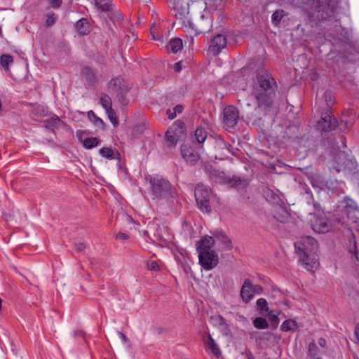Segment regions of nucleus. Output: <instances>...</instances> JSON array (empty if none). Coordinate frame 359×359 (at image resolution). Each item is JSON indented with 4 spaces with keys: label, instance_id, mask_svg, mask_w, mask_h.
I'll list each match as a JSON object with an SVG mask.
<instances>
[{
    "label": "nucleus",
    "instance_id": "nucleus-1",
    "mask_svg": "<svg viewBox=\"0 0 359 359\" xmlns=\"http://www.w3.org/2000/svg\"><path fill=\"white\" fill-rule=\"evenodd\" d=\"M300 8L309 22L334 19L337 6L332 0H302Z\"/></svg>",
    "mask_w": 359,
    "mask_h": 359
},
{
    "label": "nucleus",
    "instance_id": "nucleus-2",
    "mask_svg": "<svg viewBox=\"0 0 359 359\" xmlns=\"http://www.w3.org/2000/svg\"><path fill=\"white\" fill-rule=\"evenodd\" d=\"M275 88L276 81L269 74L262 72L257 74L252 93L258 102L259 107H269L272 104Z\"/></svg>",
    "mask_w": 359,
    "mask_h": 359
},
{
    "label": "nucleus",
    "instance_id": "nucleus-3",
    "mask_svg": "<svg viewBox=\"0 0 359 359\" xmlns=\"http://www.w3.org/2000/svg\"><path fill=\"white\" fill-rule=\"evenodd\" d=\"M144 180L149 183L147 193L152 200H168L175 197V189L163 175H147Z\"/></svg>",
    "mask_w": 359,
    "mask_h": 359
},
{
    "label": "nucleus",
    "instance_id": "nucleus-4",
    "mask_svg": "<svg viewBox=\"0 0 359 359\" xmlns=\"http://www.w3.org/2000/svg\"><path fill=\"white\" fill-rule=\"evenodd\" d=\"M194 195L200 210L203 212H210V190L203 184H198L195 188Z\"/></svg>",
    "mask_w": 359,
    "mask_h": 359
},
{
    "label": "nucleus",
    "instance_id": "nucleus-5",
    "mask_svg": "<svg viewBox=\"0 0 359 359\" xmlns=\"http://www.w3.org/2000/svg\"><path fill=\"white\" fill-rule=\"evenodd\" d=\"M185 125L182 121L177 120L170 126L165 133V139L167 146L175 147L184 131Z\"/></svg>",
    "mask_w": 359,
    "mask_h": 359
},
{
    "label": "nucleus",
    "instance_id": "nucleus-6",
    "mask_svg": "<svg viewBox=\"0 0 359 359\" xmlns=\"http://www.w3.org/2000/svg\"><path fill=\"white\" fill-rule=\"evenodd\" d=\"M355 168V162L346 158L343 152H339L334 157L333 164L330 167L331 170H335L337 172L346 170H351Z\"/></svg>",
    "mask_w": 359,
    "mask_h": 359
},
{
    "label": "nucleus",
    "instance_id": "nucleus-7",
    "mask_svg": "<svg viewBox=\"0 0 359 359\" xmlns=\"http://www.w3.org/2000/svg\"><path fill=\"white\" fill-rule=\"evenodd\" d=\"M338 126L337 120L332 115L328 109L326 112L323 113L320 120L318 122L317 126L322 132H330L334 130Z\"/></svg>",
    "mask_w": 359,
    "mask_h": 359
},
{
    "label": "nucleus",
    "instance_id": "nucleus-8",
    "mask_svg": "<svg viewBox=\"0 0 359 359\" xmlns=\"http://www.w3.org/2000/svg\"><path fill=\"white\" fill-rule=\"evenodd\" d=\"M239 118L238 109L232 105L226 107L223 110L222 123L226 128H233Z\"/></svg>",
    "mask_w": 359,
    "mask_h": 359
},
{
    "label": "nucleus",
    "instance_id": "nucleus-9",
    "mask_svg": "<svg viewBox=\"0 0 359 359\" xmlns=\"http://www.w3.org/2000/svg\"><path fill=\"white\" fill-rule=\"evenodd\" d=\"M198 253L199 264L205 270H212L217 265L218 255L215 251L200 252Z\"/></svg>",
    "mask_w": 359,
    "mask_h": 359
},
{
    "label": "nucleus",
    "instance_id": "nucleus-10",
    "mask_svg": "<svg viewBox=\"0 0 359 359\" xmlns=\"http://www.w3.org/2000/svg\"><path fill=\"white\" fill-rule=\"evenodd\" d=\"M297 252H316L318 250V242L311 236L303 237L299 243L294 244Z\"/></svg>",
    "mask_w": 359,
    "mask_h": 359
},
{
    "label": "nucleus",
    "instance_id": "nucleus-11",
    "mask_svg": "<svg viewBox=\"0 0 359 359\" xmlns=\"http://www.w3.org/2000/svg\"><path fill=\"white\" fill-rule=\"evenodd\" d=\"M344 201L346 203L344 209V213L348 220L357 224L358 219H359V207L354 201L349 198H346Z\"/></svg>",
    "mask_w": 359,
    "mask_h": 359
},
{
    "label": "nucleus",
    "instance_id": "nucleus-12",
    "mask_svg": "<svg viewBox=\"0 0 359 359\" xmlns=\"http://www.w3.org/2000/svg\"><path fill=\"white\" fill-rule=\"evenodd\" d=\"M227 43L226 38L223 34H217L210 41L208 50L214 56L218 55Z\"/></svg>",
    "mask_w": 359,
    "mask_h": 359
},
{
    "label": "nucleus",
    "instance_id": "nucleus-13",
    "mask_svg": "<svg viewBox=\"0 0 359 359\" xmlns=\"http://www.w3.org/2000/svg\"><path fill=\"white\" fill-rule=\"evenodd\" d=\"M300 256V260L309 271H313L317 266L316 252H297Z\"/></svg>",
    "mask_w": 359,
    "mask_h": 359
},
{
    "label": "nucleus",
    "instance_id": "nucleus-14",
    "mask_svg": "<svg viewBox=\"0 0 359 359\" xmlns=\"http://www.w3.org/2000/svg\"><path fill=\"white\" fill-rule=\"evenodd\" d=\"M240 296L245 304L249 303L254 298L252 283L250 279H245L243 281L240 292Z\"/></svg>",
    "mask_w": 359,
    "mask_h": 359
},
{
    "label": "nucleus",
    "instance_id": "nucleus-15",
    "mask_svg": "<svg viewBox=\"0 0 359 359\" xmlns=\"http://www.w3.org/2000/svg\"><path fill=\"white\" fill-rule=\"evenodd\" d=\"M311 227L315 232L318 233H325L332 229L330 223L323 217L316 218L314 221H312Z\"/></svg>",
    "mask_w": 359,
    "mask_h": 359
},
{
    "label": "nucleus",
    "instance_id": "nucleus-16",
    "mask_svg": "<svg viewBox=\"0 0 359 359\" xmlns=\"http://www.w3.org/2000/svg\"><path fill=\"white\" fill-rule=\"evenodd\" d=\"M181 154L182 158L189 163L194 165L199 159V156L193 148L187 144L181 146Z\"/></svg>",
    "mask_w": 359,
    "mask_h": 359
},
{
    "label": "nucleus",
    "instance_id": "nucleus-17",
    "mask_svg": "<svg viewBox=\"0 0 359 359\" xmlns=\"http://www.w3.org/2000/svg\"><path fill=\"white\" fill-rule=\"evenodd\" d=\"M215 243V241L213 237L205 236L196 243V250L198 252L215 251L212 249Z\"/></svg>",
    "mask_w": 359,
    "mask_h": 359
},
{
    "label": "nucleus",
    "instance_id": "nucleus-18",
    "mask_svg": "<svg viewBox=\"0 0 359 359\" xmlns=\"http://www.w3.org/2000/svg\"><path fill=\"white\" fill-rule=\"evenodd\" d=\"M215 241L218 243L219 248L222 250H229L232 248L231 241L223 232H218L215 235Z\"/></svg>",
    "mask_w": 359,
    "mask_h": 359
},
{
    "label": "nucleus",
    "instance_id": "nucleus-19",
    "mask_svg": "<svg viewBox=\"0 0 359 359\" xmlns=\"http://www.w3.org/2000/svg\"><path fill=\"white\" fill-rule=\"evenodd\" d=\"M168 6L175 11V15L182 18L186 12V8L182 5V0H165Z\"/></svg>",
    "mask_w": 359,
    "mask_h": 359
},
{
    "label": "nucleus",
    "instance_id": "nucleus-20",
    "mask_svg": "<svg viewBox=\"0 0 359 359\" xmlns=\"http://www.w3.org/2000/svg\"><path fill=\"white\" fill-rule=\"evenodd\" d=\"M204 342L206 348L209 349L212 354L217 357L220 355L221 351L210 333H208L204 337Z\"/></svg>",
    "mask_w": 359,
    "mask_h": 359
},
{
    "label": "nucleus",
    "instance_id": "nucleus-21",
    "mask_svg": "<svg viewBox=\"0 0 359 359\" xmlns=\"http://www.w3.org/2000/svg\"><path fill=\"white\" fill-rule=\"evenodd\" d=\"M289 212L285 208L279 206L273 212V218L280 223H285L289 218Z\"/></svg>",
    "mask_w": 359,
    "mask_h": 359
},
{
    "label": "nucleus",
    "instance_id": "nucleus-22",
    "mask_svg": "<svg viewBox=\"0 0 359 359\" xmlns=\"http://www.w3.org/2000/svg\"><path fill=\"white\" fill-rule=\"evenodd\" d=\"M210 177L212 180L218 183L226 184L229 180V176L224 171L213 169L210 172Z\"/></svg>",
    "mask_w": 359,
    "mask_h": 359
},
{
    "label": "nucleus",
    "instance_id": "nucleus-23",
    "mask_svg": "<svg viewBox=\"0 0 359 359\" xmlns=\"http://www.w3.org/2000/svg\"><path fill=\"white\" fill-rule=\"evenodd\" d=\"M77 32L81 35H87L90 32V25L86 18H81L76 24Z\"/></svg>",
    "mask_w": 359,
    "mask_h": 359
},
{
    "label": "nucleus",
    "instance_id": "nucleus-24",
    "mask_svg": "<svg viewBox=\"0 0 359 359\" xmlns=\"http://www.w3.org/2000/svg\"><path fill=\"white\" fill-rule=\"evenodd\" d=\"M81 73L89 85L93 84L96 82V75L90 67H84L82 69Z\"/></svg>",
    "mask_w": 359,
    "mask_h": 359
},
{
    "label": "nucleus",
    "instance_id": "nucleus-25",
    "mask_svg": "<svg viewBox=\"0 0 359 359\" xmlns=\"http://www.w3.org/2000/svg\"><path fill=\"white\" fill-rule=\"evenodd\" d=\"M183 47L182 41L180 38H175L170 41L167 46L169 52L177 53Z\"/></svg>",
    "mask_w": 359,
    "mask_h": 359
},
{
    "label": "nucleus",
    "instance_id": "nucleus-26",
    "mask_svg": "<svg viewBox=\"0 0 359 359\" xmlns=\"http://www.w3.org/2000/svg\"><path fill=\"white\" fill-rule=\"evenodd\" d=\"M226 184H229L232 187H235L238 189L245 188L248 185L246 180H242L241 177L236 176H233L232 178L229 177V180Z\"/></svg>",
    "mask_w": 359,
    "mask_h": 359
},
{
    "label": "nucleus",
    "instance_id": "nucleus-27",
    "mask_svg": "<svg viewBox=\"0 0 359 359\" xmlns=\"http://www.w3.org/2000/svg\"><path fill=\"white\" fill-rule=\"evenodd\" d=\"M280 329L283 332L295 331L297 329V323L292 319H287L283 321Z\"/></svg>",
    "mask_w": 359,
    "mask_h": 359
},
{
    "label": "nucleus",
    "instance_id": "nucleus-28",
    "mask_svg": "<svg viewBox=\"0 0 359 359\" xmlns=\"http://www.w3.org/2000/svg\"><path fill=\"white\" fill-rule=\"evenodd\" d=\"M95 5L103 12H109L113 6L111 0H95Z\"/></svg>",
    "mask_w": 359,
    "mask_h": 359
},
{
    "label": "nucleus",
    "instance_id": "nucleus-29",
    "mask_svg": "<svg viewBox=\"0 0 359 359\" xmlns=\"http://www.w3.org/2000/svg\"><path fill=\"white\" fill-rule=\"evenodd\" d=\"M208 133L205 129L201 126L198 127L195 130L194 136L197 142L199 144L203 143L206 140Z\"/></svg>",
    "mask_w": 359,
    "mask_h": 359
},
{
    "label": "nucleus",
    "instance_id": "nucleus-30",
    "mask_svg": "<svg viewBox=\"0 0 359 359\" xmlns=\"http://www.w3.org/2000/svg\"><path fill=\"white\" fill-rule=\"evenodd\" d=\"M264 196L267 201L271 203H278L280 198L273 191L267 189L264 191Z\"/></svg>",
    "mask_w": 359,
    "mask_h": 359
},
{
    "label": "nucleus",
    "instance_id": "nucleus-31",
    "mask_svg": "<svg viewBox=\"0 0 359 359\" xmlns=\"http://www.w3.org/2000/svg\"><path fill=\"white\" fill-rule=\"evenodd\" d=\"M100 104L105 111H109L112 109V102L110 97L107 94H102L100 97Z\"/></svg>",
    "mask_w": 359,
    "mask_h": 359
},
{
    "label": "nucleus",
    "instance_id": "nucleus-32",
    "mask_svg": "<svg viewBox=\"0 0 359 359\" xmlns=\"http://www.w3.org/2000/svg\"><path fill=\"white\" fill-rule=\"evenodd\" d=\"M13 62V59L11 55L4 54L0 57V64L6 71L9 69V65Z\"/></svg>",
    "mask_w": 359,
    "mask_h": 359
},
{
    "label": "nucleus",
    "instance_id": "nucleus-33",
    "mask_svg": "<svg viewBox=\"0 0 359 359\" xmlns=\"http://www.w3.org/2000/svg\"><path fill=\"white\" fill-rule=\"evenodd\" d=\"M299 128L297 126H290L285 131V136L288 139H295L298 137Z\"/></svg>",
    "mask_w": 359,
    "mask_h": 359
},
{
    "label": "nucleus",
    "instance_id": "nucleus-34",
    "mask_svg": "<svg viewBox=\"0 0 359 359\" xmlns=\"http://www.w3.org/2000/svg\"><path fill=\"white\" fill-rule=\"evenodd\" d=\"M100 143V140L97 137H87L84 139L83 145L86 149H93L97 147Z\"/></svg>",
    "mask_w": 359,
    "mask_h": 359
},
{
    "label": "nucleus",
    "instance_id": "nucleus-35",
    "mask_svg": "<svg viewBox=\"0 0 359 359\" xmlns=\"http://www.w3.org/2000/svg\"><path fill=\"white\" fill-rule=\"evenodd\" d=\"M88 118L97 127H102L104 126L103 121L100 118L97 117L92 110L88 112Z\"/></svg>",
    "mask_w": 359,
    "mask_h": 359
},
{
    "label": "nucleus",
    "instance_id": "nucleus-36",
    "mask_svg": "<svg viewBox=\"0 0 359 359\" xmlns=\"http://www.w3.org/2000/svg\"><path fill=\"white\" fill-rule=\"evenodd\" d=\"M108 16L110 18L111 20H112L114 23L115 22H120L123 20V15L120 11L118 10H113L112 8L111 11H109Z\"/></svg>",
    "mask_w": 359,
    "mask_h": 359
},
{
    "label": "nucleus",
    "instance_id": "nucleus-37",
    "mask_svg": "<svg viewBox=\"0 0 359 359\" xmlns=\"http://www.w3.org/2000/svg\"><path fill=\"white\" fill-rule=\"evenodd\" d=\"M99 152L102 156L107 159L115 158L114 151L111 147H102L100 149Z\"/></svg>",
    "mask_w": 359,
    "mask_h": 359
},
{
    "label": "nucleus",
    "instance_id": "nucleus-38",
    "mask_svg": "<svg viewBox=\"0 0 359 359\" xmlns=\"http://www.w3.org/2000/svg\"><path fill=\"white\" fill-rule=\"evenodd\" d=\"M253 325L257 329H266L269 327L266 320L262 317L254 319Z\"/></svg>",
    "mask_w": 359,
    "mask_h": 359
},
{
    "label": "nucleus",
    "instance_id": "nucleus-39",
    "mask_svg": "<svg viewBox=\"0 0 359 359\" xmlns=\"http://www.w3.org/2000/svg\"><path fill=\"white\" fill-rule=\"evenodd\" d=\"M256 304L257 310H259L261 313H264L269 311L268 303L265 299L259 298V299L257 300Z\"/></svg>",
    "mask_w": 359,
    "mask_h": 359
},
{
    "label": "nucleus",
    "instance_id": "nucleus-40",
    "mask_svg": "<svg viewBox=\"0 0 359 359\" xmlns=\"http://www.w3.org/2000/svg\"><path fill=\"white\" fill-rule=\"evenodd\" d=\"M122 81V79L120 77L111 79L109 82V87L116 91L123 90L121 88Z\"/></svg>",
    "mask_w": 359,
    "mask_h": 359
},
{
    "label": "nucleus",
    "instance_id": "nucleus-41",
    "mask_svg": "<svg viewBox=\"0 0 359 359\" xmlns=\"http://www.w3.org/2000/svg\"><path fill=\"white\" fill-rule=\"evenodd\" d=\"M308 352H309V355L311 358H315V359H316V358H318L317 356L319 353V351H318L317 345L316 344L314 341L309 343V346H308Z\"/></svg>",
    "mask_w": 359,
    "mask_h": 359
},
{
    "label": "nucleus",
    "instance_id": "nucleus-42",
    "mask_svg": "<svg viewBox=\"0 0 359 359\" xmlns=\"http://www.w3.org/2000/svg\"><path fill=\"white\" fill-rule=\"evenodd\" d=\"M284 15L285 14L283 10H277L274 11L273 13L272 14L271 20L274 22V24L276 25L280 22Z\"/></svg>",
    "mask_w": 359,
    "mask_h": 359
},
{
    "label": "nucleus",
    "instance_id": "nucleus-43",
    "mask_svg": "<svg viewBox=\"0 0 359 359\" xmlns=\"http://www.w3.org/2000/svg\"><path fill=\"white\" fill-rule=\"evenodd\" d=\"M350 246L348 247V251L351 254H354L355 257L357 258V255L359 252L358 250L357 243L355 236H353L350 239Z\"/></svg>",
    "mask_w": 359,
    "mask_h": 359
},
{
    "label": "nucleus",
    "instance_id": "nucleus-44",
    "mask_svg": "<svg viewBox=\"0 0 359 359\" xmlns=\"http://www.w3.org/2000/svg\"><path fill=\"white\" fill-rule=\"evenodd\" d=\"M147 269L150 271H158L160 270V266L156 261H149L147 264Z\"/></svg>",
    "mask_w": 359,
    "mask_h": 359
},
{
    "label": "nucleus",
    "instance_id": "nucleus-45",
    "mask_svg": "<svg viewBox=\"0 0 359 359\" xmlns=\"http://www.w3.org/2000/svg\"><path fill=\"white\" fill-rule=\"evenodd\" d=\"M57 17L55 15V14L52 13L47 16V19L46 21V25L47 27L52 26L56 21Z\"/></svg>",
    "mask_w": 359,
    "mask_h": 359
},
{
    "label": "nucleus",
    "instance_id": "nucleus-46",
    "mask_svg": "<svg viewBox=\"0 0 359 359\" xmlns=\"http://www.w3.org/2000/svg\"><path fill=\"white\" fill-rule=\"evenodd\" d=\"M107 114H108V116H109V118L110 120V121L115 126L118 123V121H117V118H116V114L114 112V111L113 110V109L109 111H106Z\"/></svg>",
    "mask_w": 359,
    "mask_h": 359
},
{
    "label": "nucleus",
    "instance_id": "nucleus-47",
    "mask_svg": "<svg viewBox=\"0 0 359 359\" xmlns=\"http://www.w3.org/2000/svg\"><path fill=\"white\" fill-rule=\"evenodd\" d=\"M118 98L119 102L123 104L127 105L129 102V100L126 97L124 93H123V90H121V92L118 94Z\"/></svg>",
    "mask_w": 359,
    "mask_h": 359
},
{
    "label": "nucleus",
    "instance_id": "nucleus-48",
    "mask_svg": "<svg viewBox=\"0 0 359 359\" xmlns=\"http://www.w3.org/2000/svg\"><path fill=\"white\" fill-rule=\"evenodd\" d=\"M325 100L327 103V107L329 108L330 104L333 103V99L331 92L326 91L325 93Z\"/></svg>",
    "mask_w": 359,
    "mask_h": 359
},
{
    "label": "nucleus",
    "instance_id": "nucleus-49",
    "mask_svg": "<svg viewBox=\"0 0 359 359\" xmlns=\"http://www.w3.org/2000/svg\"><path fill=\"white\" fill-rule=\"evenodd\" d=\"M252 290H253L254 296L256 294H260L263 292V287L260 285H258V284L253 285L252 284Z\"/></svg>",
    "mask_w": 359,
    "mask_h": 359
},
{
    "label": "nucleus",
    "instance_id": "nucleus-50",
    "mask_svg": "<svg viewBox=\"0 0 359 359\" xmlns=\"http://www.w3.org/2000/svg\"><path fill=\"white\" fill-rule=\"evenodd\" d=\"M62 0H50V6L53 8H58L62 4Z\"/></svg>",
    "mask_w": 359,
    "mask_h": 359
},
{
    "label": "nucleus",
    "instance_id": "nucleus-51",
    "mask_svg": "<svg viewBox=\"0 0 359 359\" xmlns=\"http://www.w3.org/2000/svg\"><path fill=\"white\" fill-rule=\"evenodd\" d=\"M86 245L83 243H77L74 244V248L77 252H82L85 250Z\"/></svg>",
    "mask_w": 359,
    "mask_h": 359
},
{
    "label": "nucleus",
    "instance_id": "nucleus-52",
    "mask_svg": "<svg viewBox=\"0 0 359 359\" xmlns=\"http://www.w3.org/2000/svg\"><path fill=\"white\" fill-rule=\"evenodd\" d=\"M173 69L175 72H180L182 69V62H176L173 66Z\"/></svg>",
    "mask_w": 359,
    "mask_h": 359
},
{
    "label": "nucleus",
    "instance_id": "nucleus-53",
    "mask_svg": "<svg viewBox=\"0 0 359 359\" xmlns=\"http://www.w3.org/2000/svg\"><path fill=\"white\" fill-rule=\"evenodd\" d=\"M169 119L172 120L177 116V114L173 111V109H168L166 111Z\"/></svg>",
    "mask_w": 359,
    "mask_h": 359
},
{
    "label": "nucleus",
    "instance_id": "nucleus-54",
    "mask_svg": "<svg viewBox=\"0 0 359 359\" xmlns=\"http://www.w3.org/2000/svg\"><path fill=\"white\" fill-rule=\"evenodd\" d=\"M128 238V235L125 233H118L116 236V238L118 240H127Z\"/></svg>",
    "mask_w": 359,
    "mask_h": 359
},
{
    "label": "nucleus",
    "instance_id": "nucleus-55",
    "mask_svg": "<svg viewBox=\"0 0 359 359\" xmlns=\"http://www.w3.org/2000/svg\"><path fill=\"white\" fill-rule=\"evenodd\" d=\"M172 109L176 114H181L183 111L184 107L182 104H177Z\"/></svg>",
    "mask_w": 359,
    "mask_h": 359
},
{
    "label": "nucleus",
    "instance_id": "nucleus-56",
    "mask_svg": "<svg viewBox=\"0 0 359 359\" xmlns=\"http://www.w3.org/2000/svg\"><path fill=\"white\" fill-rule=\"evenodd\" d=\"M51 122L53 123V126L55 127H58V126L62 123L61 120L57 116L52 118Z\"/></svg>",
    "mask_w": 359,
    "mask_h": 359
},
{
    "label": "nucleus",
    "instance_id": "nucleus-57",
    "mask_svg": "<svg viewBox=\"0 0 359 359\" xmlns=\"http://www.w3.org/2000/svg\"><path fill=\"white\" fill-rule=\"evenodd\" d=\"M189 27H190V28H191L192 29H194V32H195V35H196V36L198 35L199 34H201V33H202V32H205V30H203V29H195V27H194V24H192V23H190V24H189Z\"/></svg>",
    "mask_w": 359,
    "mask_h": 359
},
{
    "label": "nucleus",
    "instance_id": "nucleus-58",
    "mask_svg": "<svg viewBox=\"0 0 359 359\" xmlns=\"http://www.w3.org/2000/svg\"><path fill=\"white\" fill-rule=\"evenodd\" d=\"M319 346L324 348L326 346V340L323 338H320L318 341Z\"/></svg>",
    "mask_w": 359,
    "mask_h": 359
},
{
    "label": "nucleus",
    "instance_id": "nucleus-59",
    "mask_svg": "<svg viewBox=\"0 0 359 359\" xmlns=\"http://www.w3.org/2000/svg\"><path fill=\"white\" fill-rule=\"evenodd\" d=\"M118 334L119 337L122 339V341L123 342H126V341H127L126 336L123 333L120 332Z\"/></svg>",
    "mask_w": 359,
    "mask_h": 359
},
{
    "label": "nucleus",
    "instance_id": "nucleus-60",
    "mask_svg": "<svg viewBox=\"0 0 359 359\" xmlns=\"http://www.w3.org/2000/svg\"><path fill=\"white\" fill-rule=\"evenodd\" d=\"M155 26H153L151 28V34L152 35V38L153 39L156 40V41H158L159 40V38L157 37V36H155L154 35V29Z\"/></svg>",
    "mask_w": 359,
    "mask_h": 359
},
{
    "label": "nucleus",
    "instance_id": "nucleus-61",
    "mask_svg": "<svg viewBox=\"0 0 359 359\" xmlns=\"http://www.w3.org/2000/svg\"><path fill=\"white\" fill-rule=\"evenodd\" d=\"M212 320H215L217 322L220 323V321L223 320V318L220 316H218L215 318L212 317Z\"/></svg>",
    "mask_w": 359,
    "mask_h": 359
},
{
    "label": "nucleus",
    "instance_id": "nucleus-62",
    "mask_svg": "<svg viewBox=\"0 0 359 359\" xmlns=\"http://www.w3.org/2000/svg\"><path fill=\"white\" fill-rule=\"evenodd\" d=\"M358 224L356 225V231L359 233V219H358Z\"/></svg>",
    "mask_w": 359,
    "mask_h": 359
},
{
    "label": "nucleus",
    "instance_id": "nucleus-63",
    "mask_svg": "<svg viewBox=\"0 0 359 359\" xmlns=\"http://www.w3.org/2000/svg\"><path fill=\"white\" fill-rule=\"evenodd\" d=\"M2 35V30H1V27H0V36Z\"/></svg>",
    "mask_w": 359,
    "mask_h": 359
},
{
    "label": "nucleus",
    "instance_id": "nucleus-64",
    "mask_svg": "<svg viewBox=\"0 0 359 359\" xmlns=\"http://www.w3.org/2000/svg\"><path fill=\"white\" fill-rule=\"evenodd\" d=\"M229 147H231V144H228V149L229 150Z\"/></svg>",
    "mask_w": 359,
    "mask_h": 359
}]
</instances>
